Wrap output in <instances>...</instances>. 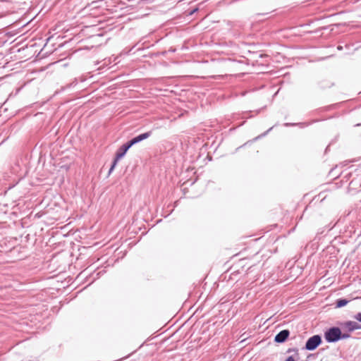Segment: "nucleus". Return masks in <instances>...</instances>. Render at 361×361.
<instances>
[{"label":"nucleus","instance_id":"39448f33","mask_svg":"<svg viewBox=\"0 0 361 361\" xmlns=\"http://www.w3.org/2000/svg\"><path fill=\"white\" fill-rule=\"evenodd\" d=\"M150 135H151V132H147V133H142V134L134 137L133 139H132L129 142H126V144L123 145L122 147H124L126 149V150H128V149L130 147H131L133 145H135L145 139L148 138Z\"/></svg>","mask_w":361,"mask_h":361},{"label":"nucleus","instance_id":"f8f14e48","mask_svg":"<svg viewBox=\"0 0 361 361\" xmlns=\"http://www.w3.org/2000/svg\"><path fill=\"white\" fill-rule=\"evenodd\" d=\"M285 361H295L293 356H289Z\"/></svg>","mask_w":361,"mask_h":361},{"label":"nucleus","instance_id":"ddd939ff","mask_svg":"<svg viewBox=\"0 0 361 361\" xmlns=\"http://www.w3.org/2000/svg\"><path fill=\"white\" fill-rule=\"evenodd\" d=\"M338 49H342V47H338Z\"/></svg>","mask_w":361,"mask_h":361},{"label":"nucleus","instance_id":"0eeeda50","mask_svg":"<svg viewBox=\"0 0 361 361\" xmlns=\"http://www.w3.org/2000/svg\"><path fill=\"white\" fill-rule=\"evenodd\" d=\"M290 331L287 329L281 331L275 336L274 341L276 343H283L289 336Z\"/></svg>","mask_w":361,"mask_h":361},{"label":"nucleus","instance_id":"f03ea898","mask_svg":"<svg viewBox=\"0 0 361 361\" xmlns=\"http://www.w3.org/2000/svg\"><path fill=\"white\" fill-rule=\"evenodd\" d=\"M322 343V338L319 335L310 337L306 342L305 348L308 350H314Z\"/></svg>","mask_w":361,"mask_h":361},{"label":"nucleus","instance_id":"423d86ee","mask_svg":"<svg viewBox=\"0 0 361 361\" xmlns=\"http://www.w3.org/2000/svg\"><path fill=\"white\" fill-rule=\"evenodd\" d=\"M127 151L128 150H126V149L124 147H123L122 146L118 149V151L116 152V158L113 162L111 167L109 169V173H111L112 172V171L114 170V167L116 166L118 161L126 154Z\"/></svg>","mask_w":361,"mask_h":361},{"label":"nucleus","instance_id":"1a4fd4ad","mask_svg":"<svg viewBox=\"0 0 361 361\" xmlns=\"http://www.w3.org/2000/svg\"><path fill=\"white\" fill-rule=\"evenodd\" d=\"M348 300L346 299H339L336 301V307H342L348 303Z\"/></svg>","mask_w":361,"mask_h":361},{"label":"nucleus","instance_id":"6e6552de","mask_svg":"<svg viewBox=\"0 0 361 361\" xmlns=\"http://www.w3.org/2000/svg\"><path fill=\"white\" fill-rule=\"evenodd\" d=\"M343 326L349 331H353L360 328V326L358 323L352 321L344 323Z\"/></svg>","mask_w":361,"mask_h":361},{"label":"nucleus","instance_id":"20e7f679","mask_svg":"<svg viewBox=\"0 0 361 361\" xmlns=\"http://www.w3.org/2000/svg\"><path fill=\"white\" fill-rule=\"evenodd\" d=\"M150 135H151V132H147V133H142V134L134 137L133 139H132L129 142H126V144L123 145L122 147H124L126 149V150H128V149L130 147H131L133 145H135L145 139L148 138Z\"/></svg>","mask_w":361,"mask_h":361},{"label":"nucleus","instance_id":"9d476101","mask_svg":"<svg viewBox=\"0 0 361 361\" xmlns=\"http://www.w3.org/2000/svg\"><path fill=\"white\" fill-rule=\"evenodd\" d=\"M349 337H350V335L348 334H346V333L342 334V332L341 331V339H345V338H348Z\"/></svg>","mask_w":361,"mask_h":361},{"label":"nucleus","instance_id":"9b49d317","mask_svg":"<svg viewBox=\"0 0 361 361\" xmlns=\"http://www.w3.org/2000/svg\"><path fill=\"white\" fill-rule=\"evenodd\" d=\"M354 318L356 319V320H358L359 322H361V312H359L357 314H356L355 316H354Z\"/></svg>","mask_w":361,"mask_h":361},{"label":"nucleus","instance_id":"f257e3e1","mask_svg":"<svg viewBox=\"0 0 361 361\" xmlns=\"http://www.w3.org/2000/svg\"><path fill=\"white\" fill-rule=\"evenodd\" d=\"M324 338L329 343L336 342L341 339V329L338 327H332L324 334Z\"/></svg>","mask_w":361,"mask_h":361},{"label":"nucleus","instance_id":"7ed1b4c3","mask_svg":"<svg viewBox=\"0 0 361 361\" xmlns=\"http://www.w3.org/2000/svg\"><path fill=\"white\" fill-rule=\"evenodd\" d=\"M150 135H151V132H147V133H142V134L134 137L133 139H132L129 142H126V144L123 145L122 147H124L126 149V150H128V149L130 147H131L133 145H135L145 139L148 138Z\"/></svg>","mask_w":361,"mask_h":361}]
</instances>
